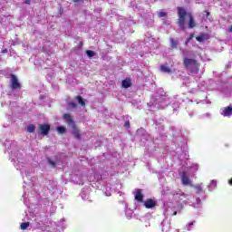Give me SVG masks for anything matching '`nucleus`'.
Listing matches in <instances>:
<instances>
[{"mask_svg":"<svg viewBox=\"0 0 232 232\" xmlns=\"http://www.w3.org/2000/svg\"><path fill=\"white\" fill-rule=\"evenodd\" d=\"M5 147L7 153H9V160L11 162H14V168H16V169H23V168L26 166V159H24L22 152H19L17 141L6 140Z\"/></svg>","mask_w":232,"mask_h":232,"instance_id":"1","label":"nucleus"},{"mask_svg":"<svg viewBox=\"0 0 232 232\" xmlns=\"http://www.w3.org/2000/svg\"><path fill=\"white\" fill-rule=\"evenodd\" d=\"M193 53L191 51H183V64L189 75H197L198 73V63L195 59H191Z\"/></svg>","mask_w":232,"mask_h":232,"instance_id":"2","label":"nucleus"},{"mask_svg":"<svg viewBox=\"0 0 232 232\" xmlns=\"http://www.w3.org/2000/svg\"><path fill=\"white\" fill-rule=\"evenodd\" d=\"M178 24L179 28H181V30H186V15H188V17L189 18L188 28H195L197 26L195 19H193L191 14H188V12H186V9H184V7L178 8Z\"/></svg>","mask_w":232,"mask_h":232,"instance_id":"3","label":"nucleus"},{"mask_svg":"<svg viewBox=\"0 0 232 232\" xmlns=\"http://www.w3.org/2000/svg\"><path fill=\"white\" fill-rule=\"evenodd\" d=\"M10 92H8L9 96L14 95L16 99L17 97H21V82H19V79L15 74H11L10 84H9Z\"/></svg>","mask_w":232,"mask_h":232,"instance_id":"4","label":"nucleus"},{"mask_svg":"<svg viewBox=\"0 0 232 232\" xmlns=\"http://www.w3.org/2000/svg\"><path fill=\"white\" fill-rule=\"evenodd\" d=\"M171 195L176 202H184V204H190L191 195L184 193L180 188H177L171 191Z\"/></svg>","mask_w":232,"mask_h":232,"instance_id":"5","label":"nucleus"},{"mask_svg":"<svg viewBox=\"0 0 232 232\" xmlns=\"http://www.w3.org/2000/svg\"><path fill=\"white\" fill-rule=\"evenodd\" d=\"M148 4L146 3H140V4H136L135 5L132 6V10L134 12H138V14L141 17H146V14H148Z\"/></svg>","mask_w":232,"mask_h":232,"instance_id":"6","label":"nucleus"},{"mask_svg":"<svg viewBox=\"0 0 232 232\" xmlns=\"http://www.w3.org/2000/svg\"><path fill=\"white\" fill-rule=\"evenodd\" d=\"M165 217H175L177 215V208H174L173 203H167L164 205Z\"/></svg>","mask_w":232,"mask_h":232,"instance_id":"7","label":"nucleus"},{"mask_svg":"<svg viewBox=\"0 0 232 232\" xmlns=\"http://www.w3.org/2000/svg\"><path fill=\"white\" fill-rule=\"evenodd\" d=\"M137 135L140 137L141 140L153 141V137L148 134V132H146V130L142 128L137 130Z\"/></svg>","mask_w":232,"mask_h":232,"instance_id":"8","label":"nucleus"},{"mask_svg":"<svg viewBox=\"0 0 232 232\" xmlns=\"http://www.w3.org/2000/svg\"><path fill=\"white\" fill-rule=\"evenodd\" d=\"M168 102L166 101V97L161 96L159 100H156L152 102L154 108L163 109L166 108Z\"/></svg>","mask_w":232,"mask_h":232,"instance_id":"9","label":"nucleus"},{"mask_svg":"<svg viewBox=\"0 0 232 232\" xmlns=\"http://www.w3.org/2000/svg\"><path fill=\"white\" fill-rule=\"evenodd\" d=\"M179 175L183 186H190V188L193 186L191 179H189V176H188V172L182 171Z\"/></svg>","mask_w":232,"mask_h":232,"instance_id":"10","label":"nucleus"},{"mask_svg":"<svg viewBox=\"0 0 232 232\" xmlns=\"http://www.w3.org/2000/svg\"><path fill=\"white\" fill-rule=\"evenodd\" d=\"M219 113L222 115V117H227L230 119V117H232V105L221 108L219 110Z\"/></svg>","mask_w":232,"mask_h":232,"instance_id":"11","label":"nucleus"},{"mask_svg":"<svg viewBox=\"0 0 232 232\" xmlns=\"http://www.w3.org/2000/svg\"><path fill=\"white\" fill-rule=\"evenodd\" d=\"M50 133L49 124H40L38 128V135H43L44 137Z\"/></svg>","mask_w":232,"mask_h":232,"instance_id":"12","label":"nucleus"},{"mask_svg":"<svg viewBox=\"0 0 232 232\" xmlns=\"http://www.w3.org/2000/svg\"><path fill=\"white\" fill-rule=\"evenodd\" d=\"M161 231L162 232L171 231V220L163 219V221L161 222Z\"/></svg>","mask_w":232,"mask_h":232,"instance_id":"13","label":"nucleus"},{"mask_svg":"<svg viewBox=\"0 0 232 232\" xmlns=\"http://www.w3.org/2000/svg\"><path fill=\"white\" fill-rule=\"evenodd\" d=\"M63 120L65 121L69 128H75V121L72 118V115L68 113L63 114Z\"/></svg>","mask_w":232,"mask_h":232,"instance_id":"14","label":"nucleus"},{"mask_svg":"<svg viewBox=\"0 0 232 232\" xmlns=\"http://www.w3.org/2000/svg\"><path fill=\"white\" fill-rule=\"evenodd\" d=\"M222 93L227 97H231L232 95V84H226L223 86L221 90Z\"/></svg>","mask_w":232,"mask_h":232,"instance_id":"15","label":"nucleus"},{"mask_svg":"<svg viewBox=\"0 0 232 232\" xmlns=\"http://www.w3.org/2000/svg\"><path fill=\"white\" fill-rule=\"evenodd\" d=\"M134 198L137 202H144V195L142 194V189H136L134 193Z\"/></svg>","mask_w":232,"mask_h":232,"instance_id":"16","label":"nucleus"},{"mask_svg":"<svg viewBox=\"0 0 232 232\" xmlns=\"http://www.w3.org/2000/svg\"><path fill=\"white\" fill-rule=\"evenodd\" d=\"M82 200H88L90 198V188H83L80 194Z\"/></svg>","mask_w":232,"mask_h":232,"instance_id":"17","label":"nucleus"},{"mask_svg":"<svg viewBox=\"0 0 232 232\" xmlns=\"http://www.w3.org/2000/svg\"><path fill=\"white\" fill-rule=\"evenodd\" d=\"M144 206L147 209H152V208H155L157 206V201L149 198L144 202Z\"/></svg>","mask_w":232,"mask_h":232,"instance_id":"18","label":"nucleus"},{"mask_svg":"<svg viewBox=\"0 0 232 232\" xmlns=\"http://www.w3.org/2000/svg\"><path fill=\"white\" fill-rule=\"evenodd\" d=\"M160 72H162V73H169V74L173 73V72L171 71V68L168 66V63L160 65Z\"/></svg>","mask_w":232,"mask_h":232,"instance_id":"19","label":"nucleus"},{"mask_svg":"<svg viewBox=\"0 0 232 232\" xmlns=\"http://www.w3.org/2000/svg\"><path fill=\"white\" fill-rule=\"evenodd\" d=\"M57 188V183L53 180H48L47 181V188L50 191H53V189H55Z\"/></svg>","mask_w":232,"mask_h":232,"instance_id":"20","label":"nucleus"},{"mask_svg":"<svg viewBox=\"0 0 232 232\" xmlns=\"http://www.w3.org/2000/svg\"><path fill=\"white\" fill-rule=\"evenodd\" d=\"M195 171H198V164H192L189 168H188V172L195 175Z\"/></svg>","mask_w":232,"mask_h":232,"instance_id":"21","label":"nucleus"},{"mask_svg":"<svg viewBox=\"0 0 232 232\" xmlns=\"http://www.w3.org/2000/svg\"><path fill=\"white\" fill-rule=\"evenodd\" d=\"M170 48L177 49L179 48V40L175 38H169Z\"/></svg>","mask_w":232,"mask_h":232,"instance_id":"22","label":"nucleus"},{"mask_svg":"<svg viewBox=\"0 0 232 232\" xmlns=\"http://www.w3.org/2000/svg\"><path fill=\"white\" fill-rule=\"evenodd\" d=\"M72 131V135L75 137V139H81V132L79 131V129H77V127H71Z\"/></svg>","mask_w":232,"mask_h":232,"instance_id":"23","label":"nucleus"},{"mask_svg":"<svg viewBox=\"0 0 232 232\" xmlns=\"http://www.w3.org/2000/svg\"><path fill=\"white\" fill-rule=\"evenodd\" d=\"M122 88L128 89L131 86V80L125 79L121 82Z\"/></svg>","mask_w":232,"mask_h":232,"instance_id":"24","label":"nucleus"},{"mask_svg":"<svg viewBox=\"0 0 232 232\" xmlns=\"http://www.w3.org/2000/svg\"><path fill=\"white\" fill-rule=\"evenodd\" d=\"M208 191H213L217 188V180L212 179L210 181V184L208 186Z\"/></svg>","mask_w":232,"mask_h":232,"instance_id":"25","label":"nucleus"},{"mask_svg":"<svg viewBox=\"0 0 232 232\" xmlns=\"http://www.w3.org/2000/svg\"><path fill=\"white\" fill-rule=\"evenodd\" d=\"M21 175L24 178V184H26V179H24V177L25 179H30V170H25L24 172H21Z\"/></svg>","mask_w":232,"mask_h":232,"instance_id":"26","label":"nucleus"},{"mask_svg":"<svg viewBox=\"0 0 232 232\" xmlns=\"http://www.w3.org/2000/svg\"><path fill=\"white\" fill-rule=\"evenodd\" d=\"M75 99H76L78 104H81L82 106V108H84V106H86V102H84V99H82L81 96H76Z\"/></svg>","mask_w":232,"mask_h":232,"instance_id":"27","label":"nucleus"},{"mask_svg":"<svg viewBox=\"0 0 232 232\" xmlns=\"http://www.w3.org/2000/svg\"><path fill=\"white\" fill-rule=\"evenodd\" d=\"M207 39L208 36H206V34H201L196 37V41H198V43H204V41H206Z\"/></svg>","mask_w":232,"mask_h":232,"instance_id":"28","label":"nucleus"},{"mask_svg":"<svg viewBox=\"0 0 232 232\" xmlns=\"http://www.w3.org/2000/svg\"><path fill=\"white\" fill-rule=\"evenodd\" d=\"M77 108V103L75 102L71 101L68 102V110H75Z\"/></svg>","mask_w":232,"mask_h":232,"instance_id":"29","label":"nucleus"},{"mask_svg":"<svg viewBox=\"0 0 232 232\" xmlns=\"http://www.w3.org/2000/svg\"><path fill=\"white\" fill-rule=\"evenodd\" d=\"M179 108H180V102H175L172 103L173 111H179Z\"/></svg>","mask_w":232,"mask_h":232,"instance_id":"30","label":"nucleus"},{"mask_svg":"<svg viewBox=\"0 0 232 232\" xmlns=\"http://www.w3.org/2000/svg\"><path fill=\"white\" fill-rule=\"evenodd\" d=\"M193 226H195V221H191V222L188 223L185 226V229H187V231H191V229H193Z\"/></svg>","mask_w":232,"mask_h":232,"instance_id":"31","label":"nucleus"},{"mask_svg":"<svg viewBox=\"0 0 232 232\" xmlns=\"http://www.w3.org/2000/svg\"><path fill=\"white\" fill-rule=\"evenodd\" d=\"M47 162H48V165L53 168H55V166H57V162L53 161L52 158H48Z\"/></svg>","mask_w":232,"mask_h":232,"instance_id":"32","label":"nucleus"},{"mask_svg":"<svg viewBox=\"0 0 232 232\" xmlns=\"http://www.w3.org/2000/svg\"><path fill=\"white\" fill-rule=\"evenodd\" d=\"M20 227L23 231H24L25 229H28V227H30V223L29 222H24V223H22L20 225Z\"/></svg>","mask_w":232,"mask_h":232,"instance_id":"33","label":"nucleus"},{"mask_svg":"<svg viewBox=\"0 0 232 232\" xmlns=\"http://www.w3.org/2000/svg\"><path fill=\"white\" fill-rule=\"evenodd\" d=\"M27 131L28 133H34L35 131V125L30 124L27 126Z\"/></svg>","mask_w":232,"mask_h":232,"instance_id":"34","label":"nucleus"},{"mask_svg":"<svg viewBox=\"0 0 232 232\" xmlns=\"http://www.w3.org/2000/svg\"><path fill=\"white\" fill-rule=\"evenodd\" d=\"M191 188H194L195 189H197L196 193H202L203 188L202 186L197 184V185H193Z\"/></svg>","mask_w":232,"mask_h":232,"instance_id":"35","label":"nucleus"},{"mask_svg":"<svg viewBox=\"0 0 232 232\" xmlns=\"http://www.w3.org/2000/svg\"><path fill=\"white\" fill-rule=\"evenodd\" d=\"M200 204H202V200L200 198H196V203H194L192 206L193 208H200Z\"/></svg>","mask_w":232,"mask_h":232,"instance_id":"36","label":"nucleus"},{"mask_svg":"<svg viewBox=\"0 0 232 232\" xmlns=\"http://www.w3.org/2000/svg\"><path fill=\"white\" fill-rule=\"evenodd\" d=\"M86 54L89 58H92V57H95L96 53L95 52L92 51V50H87L86 51Z\"/></svg>","mask_w":232,"mask_h":232,"instance_id":"37","label":"nucleus"},{"mask_svg":"<svg viewBox=\"0 0 232 232\" xmlns=\"http://www.w3.org/2000/svg\"><path fill=\"white\" fill-rule=\"evenodd\" d=\"M125 215L127 218L130 220V218H131V217L133 216V210H125Z\"/></svg>","mask_w":232,"mask_h":232,"instance_id":"38","label":"nucleus"},{"mask_svg":"<svg viewBox=\"0 0 232 232\" xmlns=\"http://www.w3.org/2000/svg\"><path fill=\"white\" fill-rule=\"evenodd\" d=\"M57 131L58 133H61V134L66 133V128H64L63 126H59L57 127Z\"/></svg>","mask_w":232,"mask_h":232,"instance_id":"39","label":"nucleus"},{"mask_svg":"<svg viewBox=\"0 0 232 232\" xmlns=\"http://www.w3.org/2000/svg\"><path fill=\"white\" fill-rule=\"evenodd\" d=\"M103 192L106 195V197H111V188H105V190L103 188Z\"/></svg>","mask_w":232,"mask_h":232,"instance_id":"40","label":"nucleus"},{"mask_svg":"<svg viewBox=\"0 0 232 232\" xmlns=\"http://www.w3.org/2000/svg\"><path fill=\"white\" fill-rule=\"evenodd\" d=\"M209 117H211V113H209V112H207L200 116L201 119H209Z\"/></svg>","mask_w":232,"mask_h":232,"instance_id":"41","label":"nucleus"},{"mask_svg":"<svg viewBox=\"0 0 232 232\" xmlns=\"http://www.w3.org/2000/svg\"><path fill=\"white\" fill-rule=\"evenodd\" d=\"M193 37H194L193 34L189 35V37L185 42L186 46H188V44H189L191 42V39H193Z\"/></svg>","mask_w":232,"mask_h":232,"instance_id":"42","label":"nucleus"},{"mask_svg":"<svg viewBox=\"0 0 232 232\" xmlns=\"http://www.w3.org/2000/svg\"><path fill=\"white\" fill-rule=\"evenodd\" d=\"M166 15H168V14H166V12H160L159 13V17H166Z\"/></svg>","mask_w":232,"mask_h":232,"instance_id":"43","label":"nucleus"},{"mask_svg":"<svg viewBox=\"0 0 232 232\" xmlns=\"http://www.w3.org/2000/svg\"><path fill=\"white\" fill-rule=\"evenodd\" d=\"M148 26H151L153 24V19H150L149 22H147Z\"/></svg>","mask_w":232,"mask_h":232,"instance_id":"44","label":"nucleus"},{"mask_svg":"<svg viewBox=\"0 0 232 232\" xmlns=\"http://www.w3.org/2000/svg\"><path fill=\"white\" fill-rule=\"evenodd\" d=\"M204 13H205V16L203 17V19H205L206 21V19H208V16L209 15V12L205 11Z\"/></svg>","mask_w":232,"mask_h":232,"instance_id":"45","label":"nucleus"},{"mask_svg":"<svg viewBox=\"0 0 232 232\" xmlns=\"http://www.w3.org/2000/svg\"><path fill=\"white\" fill-rule=\"evenodd\" d=\"M124 126L127 128V130L130 129V121H125Z\"/></svg>","mask_w":232,"mask_h":232,"instance_id":"46","label":"nucleus"},{"mask_svg":"<svg viewBox=\"0 0 232 232\" xmlns=\"http://www.w3.org/2000/svg\"><path fill=\"white\" fill-rule=\"evenodd\" d=\"M30 3H32L31 0H24V4H25V5H30Z\"/></svg>","mask_w":232,"mask_h":232,"instance_id":"47","label":"nucleus"},{"mask_svg":"<svg viewBox=\"0 0 232 232\" xmlns=\"http://www.w3.org/2000/svg\"><path fill=\"white\" fill-rule=\"evenodd\" d=\"M2 53H8V49H3Z\"/></svg>","mask_w":232,"mask_h":232,"instance_id":"48","label":"nucleus"},{"mask_svg":"<svg viewBox=\"0 0 232 232\" xmlns=\"http://www.w3.org/2000/svg\"><path fill=\"white\" fill-rule=\"evenodd\" d=\"M186 102H188V106H191V104H193V102H189L188 99H186Z\"/></svg>","mask_w":232,"mask_h":232,"instance_id":"49","label":"nucleus"},{"mask_svg":"<svg viewBox=\"0 0 232 232\" xmlns=\"http://www.w3.org/2000/svg\"><path fill=\"white\" fill-rule=\"evenodd\" d=\"M73 3H83V0H73Z\"/></svg>","mask_w":232,"mask_h":232,"instance_id":"50","label":"nucleus"},{"mask_svg":"<svg viewBox=\"0 0 232 232\" xmlns=\"http://www.w3.org/2000/svg\"><path fill=\"white\" fill-rule=\"evenodd\" d=\"M228 184H229L230 186H232V178H231L230 179H228Z\"/></svg>","mask_w":232,"mask_h":232,"instance_id":"51","label":"nucleus"},{"mask_svg":"<svg viewBox=\"0 0 232 232\" xmlns=\"http://www.w3.org/2000/svg\"><path fill=\"white\" fill-rule=\"evenodd\" d=\"M205 102H206V104H211V102L208 101V100H206Z\"/></svg>","mask_w":232,"mask_h":232,"instance_id":"52","label":"nucleus"},{"mask_svg":"<svg viewBox=\"0 0 232 232\" xmlns=\"http://www.w3.org/2000/svg\"><path fill=\"white\" fill-rule=\"evenodd\" d=\"M154 124H156V126H159V124H160V123H159V121H155Z\"/></svg>","mask_w":232,"mask_h":232,"instance_id":"53","label":"nucleus"},{"mask_svg":"<svg viewBox=\"0 0 232 232\" xmlns=\"http://www.w3.org/2000/svg\"><path fill=\"white\" fill-rule=\"evenodd\" d=\"M189 117H193V112L188 113Z\"/></svg>","mask_w":232,"mask_h":232,"instance_id":"54","label":"nucleus"},{"mask_svg":"<svg viewBox=\"0 0 232 232\" xmlns=\"http://www.w3.org/2000/svg\"><path fill=\"white\" fill-rule=\"evenodd\" d=\"M228 32H231L232 34V26L228 29Z\"/></svg>","mask_w":232,"mask_h":232,"instance_id":"55","label":"nucleus"},{"mask_svg":"<svg viewBox=\"0 0 232 232\" xmlns=\"http://www.w3.org/2000/svg\"><path fill=\"white\" fill-rule=\"evenodd\" d=\"M79 46L80 47L82 46V42H80Z\"/></svg>","mask_w":232,"mask_h":232,"instance_id":"56","label":"nucleus"},{"mask_svg":"<svg viewBox=\"0 0 232 232\" xmlns=\"http://www.w3.org/2000/svg\"><path fill=\"white\" fill-rule=\"evenodd\" d=\"M77 183H78V184H82V180H80V181H77Z\"/></svg>","mask_w":232,"mask_h":232,"instance_id":"57","label":"nucleus"},{"mask_svg":"<svg viewBox=\"0 0 232 232\" xmlns=\"http://www.w3.org/2000/svg\"><path fill=\"white\" fill-rule=\"evenodd\" d=\"M146 226V227H150V223L149 224H147V225H145Z\"/></svg>","mask_w":232,"mask_h":232,"instance_id":"58","label":"nucleus"},{"mask_svg":"<svg viewBox=\"0 0 232 232\" xmlns=\"http://www.w3.org/2000/svg\"><path fill=\"white\" fill-rule=\"evenodd\" d=\"M23 197H24V198L26 197V193H24Z\"/></svg>","mask_w":232,"mask_h":232,"instance_id":"59","label":"nucleus"},{"mask_svg":"<svg viewBox=\"0 0 232 232\" xmlns=\"http://www.w3.org/2000/svg\"><path fill=\"white\" fill-rule=\"evenodd\" d=\"M176 232H180V230H179V229H176Z\"/></svg>","mask_w":232,"mask_h":232,"instance_id":"60","label":"nucleus"},{"mask_svg":"<svg viewBox=\"0 0 232 232\" xmlns=\"http://www.w3.org/2000/svg\"><path fill=\"white\" fill-rule=\"evenodd\" d=\"M200 102H202L204 104V101H201Z\"/></svg>","mask_w":232,"mask_h":232,"instance_id":"61","label":"nucleus"},{"mask_svg":"<svg viewBox=\"0 0 232 232\" xmlns=\"http://www.w3.org/2000/svg\"><path fill=\"white\" fill-rule=\"evenodd\" d=\"M202 198H206V196H204Z\"/></svg>","mask_w":232,"mask_h":232,"instance_id":"62","label":"nucleus"},{"mask_svg":"<svg viewBox=\"0 0 232 232\" xmlns=\"http://www.w3.org/2000/svg\"><path fill=\"white\" fill-rule=\"evenodd\" d=\"M231 79H232V77H231Z\"/></svg>","mask_w":232,"mask_h":232,"instance_id":"63","label":"nucleus"}]
</instances>
